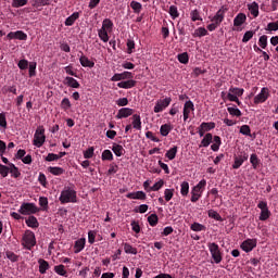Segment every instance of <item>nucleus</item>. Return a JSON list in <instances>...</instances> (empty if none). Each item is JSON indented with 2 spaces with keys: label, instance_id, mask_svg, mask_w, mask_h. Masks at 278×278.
I'll return each mask as SVG.
<instances>
[{
  "label": "nucleus",
  "instance_id": "57",
  "mask_svg": "<svg viewBox=\"0 0 278 278\" xmlns=\"http://www.w3.org/2000/svg\"><path fill=\"white\" fill-rule=\"evenodd\" d=\"M163 186H164V180L161 179L160 181L155 182L152 187H150V190H152V192H157V190H161Z\"/></svg>",
  "mask_w": 278,
  "mask_h": 278
},
{
  "label": "nucleus",
  "instance_id": "19",
  "mask_svg": "<svg viewBox=\"0 0 278 278\" xmlns=\"http://www.w3.org/2000/svg\"><path fill=\"white\" fill-rule=\"evenodd\" d=\"M25 223L27 227H30V229H38L40 227V223H38V218L34 215H29L28 218L25 219Z\"/></svg>",
  "mask_w": 278,
  "mask_h": 278
},
{
  "label": "nucleus",
  "instance_id": "53",
  "mask_svg": "<svg viewBox=\"0 0 278 278\" xmlns=\"http://www.w3.org/2000/svg\"><path fill=\"white\" fill-rule=\"evenodd\" d=\"M190 229L192 231H205V226H203V224H200V223H193Z\"/></svg>",
  "mask_w": 278,
  "mask_h": 278
},
{
  "label": "nucleus",
  "instance_id": "16",
  "mask_svg": "<svg viewBox=\"0 0 278 278\" xmlns=\"http://www.w3.org/2000/svg\"><path fill=\"white\" fill-rule=\"evenodd\" d=\"M130 121H132L130 125L134 129H137V131H142V118L140 117V114H134L130 117Z\"/></svg>",
  "mask_w": 278,
  "mask_h": 278
},
{
  "label": "nucleus",
  "instance_id": "7",
  "mask_svg": "<svg viewBox=\"0 0 278 278\" xmlns=\"http://www.w3.org/2000/svg\"><path fill=\"white\" fill-rule=\"evenodd\" d=\"M45 140H47V137L45 136V127L39 126L34 136V146L40 149V147L45 144Z\"/></svg>",
  "mask_w": 278,
  "mask_h": 278
},
{
  "label": "nucleus",
  "instance_id": "55",
  "mask_svg": "<svg viewBox=\"0 0 278 278\" xmlns=\"http://www.w3.org/2000/svg\"><path fill=\"white\" fill-rule=\"evenodd\" d=\"M268 218H270V210L261 211L260 220H268Z\"/></svg>",
  "mask_w": 278,
  "mask_h": 278
},
{
  "label": "nucleus",
  "instance_id": "44",
  "mask_svg": "<svg viewBox=\"0 0 278 278\" xmlns=\"http://www.w3.org/2000/svg\"><path fill=\"white\" fill-rule=\"evenodd\" d=\"M168 14L173 18V21H175V18H179V10L177 9L176 5H170L169 7Z\"/></svg>",
  "mask_w": 278,
  "mask_h": 278
},
{
  "label": "nucleus",
  "instance_id": "30",
  "mask_svg": "<svg viewBox=\"0 0 278 278\" xmlns=\"http://www.w3.org/2000/svg\"><path fill=\"white\" fill-rule=\"evenodd\" d=\"M213 142L214 143L211 146L212 151H214V152L219 151L220 146L223 144L220 137L214 136Z\"/></svg>",
  "mask_w": 278,
  "mask_h": 278
},
{
  "label": "nucleus",
  "instance_id": "5",
  "mask_svg": "<svg viewBox=\"0 0 278 278\" xmlns=\"http://www.w3.org/2000/svg\"><path fill=\"white\" fill-rule=\"evenodd\" d=\"M22 244L24 249L31 251L36 244V235L31 230H26L22 237Z\"/></svg>",
  "mask_w": 278,
  "mask_h": 278
},
{
  "label": "nucleus",
  "instance_id": "26",
  "mask_svg": "<svg viewBox=\"0 0 278 278\" xmlns=\"http://www.w3.org/2000/svg\"><path fill=\"white\" fill-rule=\"evenodd\" d=\"M112 151L116 157H123V155H125V148H123L121 144L113 143Z\"/></svg>",
  "mask_w": 278,
  "mask_h": 278
},
{
  "label": "nucleus",
  "instance_id": "59",
  "mask_svg": "<svg viewBox=\"0 0 278 278\" xmlns=\"http://www.w3.org/2000/svg\"><path fill=\"white\" fill-rule=\"evenodd\" d=\"M175 194V189H165L164 195H165V201H170Z\"/></svg>",
  "mask_w": 278,
  "mask_h": 278
},
{
  "label": "nucleus",
  "instance_id": "14",
  "mask_svg": "<svg viewBox=\"0 0 278 278\" xmlns=\"http://www.w3.org/2000/svg\"><path fill=\"white\" fill-rule=\"evenodd\" d=\"M8 40H27V34L23 30L10 31L7 35Z\"/></svg>",
  "mask_w": 278,
  "mask_h": 278
},
{
  "label": "nucleus",
  "instance_id": "54",
  "mask_svg": "<svg viewBox=\"0 0 278 278\" xmlns=\"http://www.w3.org/2000/svg\"><path fill=\"white\" fill-rule=\"evenodd\" d=\"M5 256H7L8 260H10V262H17L18 261V255H16L12 251H7Z\"/></svg>",
  "mask_w": 278,
  "mask_h": 278
},
{
  "label": "nucleus",
  "instance_id": "22",
  "mask_svg": "<svg viewBox=\"0 0 278 278\" xmlns=\"http://www.w3.org/2000/svg\"><path fill=\"white\" fill-rule=\"evenodd\" d=\"M247 23V14L239 13L233 20V27H242Z\"/></svg>",
  "mask_w": 278,
  "mask_h": 278
},
{
  "label": "nucleus",
  "instance_id": "64",
  "mask_svg": "<svg viewBox=\"0 0 278 278\" xmlns=\"http://www.w3.org/2000/svg\"><path fill=\"white\" fill-rule=\"evenodd\" d=\"M13 8H23V5H27V0H13Z\"/></svg>",
  "mask_w": 278,
  "mask_h": 278
},
{
  "label": "nucleus",
  "instance_id": "28",
  "mask_svg": "<svg viewBox=\"0 0 278 278\" xmlns=\"http://www.w3.org/2000/svg\"><path fill=\"white\" fill-rule=\"evenodd\" d=\"M66 86H68L70 88H79V81H77V79L71 77V76H67L65 77V83H64Z\"/></svg>",
  "mask_w": 278,
  "mask_h": 278
},
{
  "label": "nucleus",
  "instance_id": "34",
  "mask_svg": "<svg viewBox=\"0 0 278 278\" xmlns=\"http://www.w3.org/2000/svg\"><path fill=\"white\" fill-rule=\"evenodd\" d=\"M177 151H178L177 146H174L173 148H170V149L165 153V157H167V159L170 160V161L175 160V157H177Z\"/></svg>",
  "mask_w": 278,
  "mask_h": 278
},
{
  "label": "nucleus",
  "instance_id": "27",
  "mask_svg": "<svg viewBox=\"0 0 278 278\" xmlns=\"http://www.w3.org/2000/svg\"><path fill=\"white\" fill-rule=\"evenodd\" d=\"M77 18H79V12H74L65 20V26L72 27V25H75V21H77Z\"/></svg>",
  "mask_w": 278,
  "mask_h": 278
},
{
  "label": "nucleus",
  "instance_id": "56",
  "mask_svg": "<svg viewBox=\"0 0 278 278\" xmlns=\"http://www.w3.org/2000/svg\"><path fill=\"white\" fill-rule=\"evenodd\" d=\"M254 35L255 33L253 30L245 31L242 38V42L244 43L249 42V40H251V38H253Z\"/></svg>",
  "mask_w": 278,
  "mask_h": 278
},
{
  "label": "nucleus",
  "instance_id": "3",
  "mask_svg": "<svg viewBox=\"0 0 278 278\" xmlns=\"http://www.w3.org/2000/svg\"><path fill=\"white\" fill-rule=\"evenodd\" d=\"M205 186H207V180L202 179L197 186H194L191 190V203H197L201 199V194L205 190Z\"/></svg>",
  "mask_w": 278,
  "mask_h": 278
},
{
  "label": "nucleus",
  "instance_id": "46",
  "mask_svg": "<svg viewBox=\"0 0 278 278\" xmlns=\"http://www.w3.org/2000/svg\"><path fill=\"white\" fill-rule=\"evenodd\" d=\"M160 218L157 217V214H151L148 216V223L151 227H155L159 223Z\"/></svg>",
  "mask_w": 278,
  "mask_h": 278
},
{
  "label": "nucleus",
  "instance_id": "8",
  "mask_svg": "<svg viewBox=\"0 0 278 278\" xmlns=\"http://www.w3.org/2000/svg\"><path fill=\"white\" fill-rule=\"evenodd\" d=\"M269 97H270V90L267 87H263L261 89V92L254 97L255 105H260V103H266Z\"/></svg>",
  "mask_w": 278,
  "mask_h": 278
},
{
  "label": "nucleus",
  "instance_id": "4",
  "mask_svg": "<svg viewBox=\"0 0 278 278\" xmlns=\"http://www.w3.org/2000/svg\"><path fill=\"white\" fill-rule=\"evenodd\" d=\"M207 248L211 253L213 262L215 264H220L223 262V252H220V247H218V243L216 242L208 243Z\"/></svg>",
  "mask_w": 278,
  "mask_h": 278
},
{
  "label": "nucleus",
  "instance_id": "17",
  "mask_svg": "<svg viewBox=\"0 0 278 278\" xmlns=\"http://www.w3.org/2000/svg\"><path fill=\"white\" fill-rule=\"evenodd\" d=\"M129 116H134V109L129 108H122L118 110L116 114V118H129Z\"/></svg>",
  "mask_w": 278,
  "mask_h": 278
},
{
  "label": "nucleus",
  "instance_id": "37",
  "mask_svg": "<svg viewBox=\"0 0 278 278\" xmlns=\"http://www.w3.org/2000/svg\"><path fill=\"white\" fill-rule=\"evenodd\" d=\"M201 129H203V131H212V129L216 128V123L214 122H203L201 125Z\"/></svg>",
  "mask_w": 278,
  "mask_h": 278
},
{
  "label": "nucleus",
  "instance_id": "47",
  "mask_svg": "<svg viewBox=\"0 0 278 278\" xmlns=\"http://www.w3.org/2000/svg\"><path fill=\"white\" fill-rule=\"evenodd\" d=\"M229 92L235 94V97H242L244 94V89L238 87H230Z\"/></svg>",
  "mask_w": 278,
  "mask_h": 278
},
{
  "label": "nucleus",
  "instance_id": "39",
  "mask_svg": "<svg viewBox=\"0 0 278 278\" xmlns=\"http://www.w3.org/2000/svg\"><path fill=\"white\" fill-rule=\"evenodd\" d=\"M188 192H190V184L188 181H184L180 185V194L182 197H188Z\"/></svg>",
  "mask_w": 278,
  "mask_h": 278
},
{
  "label": "nucleus",
  "instance_id": "51",
  "mask_svg": "<svg viewBox=\"0 0 278 278\" xmlns=\"http://www.w3.org/2000/svg\"><path fill=\"white\" fill-rule=\"evenodd\" d=\"M126 47H127V53L131 54L134 53V49H136V41L128 39L126 42Z\"/></svg>",
  "mask_w": 278,
  "mask_h": 278
},
{
  "label": "nucleus",
  "instance_id": "33",
  "mask_svg": "<svg viewBox=\"0 0 278 278\" xmlns=\"http://www.w3.org/2000/svg\"><path fill=\"white\" fill-rule=\"evenodd\" d=\"M124 251L127 255H138V249L134 248L129 243H124Z\"/></svg>",
  "mask_w": 278,
  "mask_h": 278
},
{
  "label": "nucleus",
  "instance_id": "12",
  "mask_svg": "<svg viewBox=\"0 0 278 278\" xmlns=\"http://www.w3.org/2000/svg\"><path fill=\"white\" fill-rule=\"evenodd\" d=\"M227 7H222L211 20L212 23H215V25L220 26V23L225 21V13L227 12Z\"/></svg>",
  "mask_w": 278,
  "mask_h": 278
},
{
  "label": "nucleus",
  "instance_id": "24",
  "mask_svg": "<svg viewBox=\"0 0 278 278\" xmlns=\"http://www.w3.org/2000/svg\"><path fill=\"white\" fill-rule=\"evenodd\" d=\"M38 264H39L40 275H46L47 270H49V268H51V266L49 265V262H47L45 258H39Z\"/></svg>",
  "mask_w": 278,
  "mask_h": 278
},
{
  "label": "nucleus",
  "instance_id": "20",
  "mask_svg": "<svg viewBox=\"0 0 278 278\" xmlns=\"http://www.w3.org/2000/svg\"><path fill=\"white\" fill-rule=\"evenodd\" d=\"M127 199H137L138 201H146L147 193L144 191L130 192L126 194Z\"/></svg>",
  "mask_w": 278,
  "mask_h": 278
},
{
  "label": "nucleus",
  "instance_id": "42",
  "mask_svg": "<svg viewBox=\"0 0 278 278\" xmlns=\"http://www.w3.org/2000/svg\"><path fill=\"white\" fill-rule=\"evenodd\" d=\"M194 38H203V36H207V29L205 27H199L193 33Z\"/></svg>",
  "mask_w": 278,
  "mask_h": 278
},
{
  "label": "nucleus",
  "instance_id": "49",
  "mask_svg": "<svg viewBox=\"0 0 278 278\" xmlns=\"http://www.w3.org/2000/svg\"><path fill=\"white\" fill-rule=\"evenodd\" d=\"M178 62H180V64H188V62H190V56H188V52L178 54Z\"/></svg>",
  "mask_w": 278,
  "mask_h": 278
},
{
  "label": "nucleus",
  "instance_id": "25",
  "mask_svg": "<svg viewBox=\"0 0 278 278\" xmlns=\"http://www.w3.org/2000/svg\"><path fill=\"white\" fill-rule=\"evenodd\" d=\"M74 253H81L83 249H86V238H80L78 240L75 241L74 244Z\"/></svg>",
  "mask_w": 278,
  "mask_h": 278
},
{
  "label": "nucleus",
  "instance_id": "11",
  "mask_svg": "<svg viewBox=\"0 0 278 278\" xmlns=\"http://www.w3.org/2000/svg\"><path fill=\"white\" fill-rule=\"evenodd\" d=\"M255 247H257V239H247L241 243V249L245 253H251Z\"/></svg>",
  "mask_w": 278,
  "mask_h": 278
},
{
  "label": "nucleus",
  "instance_id": "6",
  "mask_svg": "<svg viewBox=\"0 0 278 278\" xmlns=\"http://www.w3.org/2000/svg\"><path fill=\"white\" fill-rule=\"evenodd\" d=\"M40 212V208L36 206L34 203L24 202L20 206L18 213L23 216H33L31 214H38Z\"/></svg>",
  "mask_w": 278,
  "mask_h": 278
},
{
  "label": "nucleus",
  "instance_id": "38",
  "mask_svg": "<svg viewBox=\"0 0 278 278\" xmlns=\"http://www.w3.org/2000/svg\"><path fill=\"white\" fill-rule=\"evenodd\" d=\"M49 173H51V175H54L56 177H60V175H64V168L62 167H53L50 166L48 167Z\"/></svg>",
  "mask_w": 278,
  "mask_h": 278
},
{
  "label": "nucleus",
  "instance_id": "36",
  "mask_svg": "<svg viewBox=\"0 0 278 278\" xmlns=\"http://www.w3.org/2000/svg\"><path fill=\"white\" fill-rule=\"evenodd\" d=\"M250 164H252V167L254 170H257L260 168V157H257V154L253 153L250 156Z\"/></svg>",
  "mask_w": 278,
  "mask_h": 278
},
{
  "label": "nucleus",
  "instance_id": "40",
  "mask_svg": "<svg viewBox=\"0 0 278 278\" xmlns=\"http://www.w3.org/2000/svg\"><path fill=\"white\" fill-rule=\"evenodd\" d=\"M208 214V218H213L214 220H218L219 223H223V216H220V214H218V212L214 211V210H208L207 212Z\"/></svg>",
  "mask_w": 278,
  "mask_h": 278
},
{
  "label": "nucleus",
  "instance_id": "10",
  "mask_svg": "<svg viewBox=\"0 0 278 278\" xmlns=\"http://www.w3.org/2000/svg\"><path fill=\"white\" fill-rule=\"evenodd\" d=\"M191 112H194V102H192V100H188L187 102H185L184 109H182V116H184L185 123L186 121H188V118H190Z\"/></svg>",
  "mask_w": 278,
  "mask_h": 278
},
{
  "label": "nucleus",
  "instance_id": "35",
  "mask_svg": "<svg viewBox=\"0 0 278 278\" xmlns=\"http://www.w3.org/2000/svg\"><path fill=\"white\" fill-rule=\"evenodd\" d=\"M227 110H228V113L230 114V116H237V117L242 116V111H240V109L236 108L235 104H232V106H228Z\"/></svg>",
  "mask_w": 278,
  "mask_h": 278
},
{
  "label": "nucleus",
  "instance_id": "13",
  "mask_svg": "<svg viewBox=\"0 0 278 278\" xmlns=\"http://www.w3.org/2000/svg\"><path fill=\"white\" fill-rule=\"evenodd\" d=\"M247 160H249V153L241 152L240 155L235 157L232 168H235V169L240 168V166H242V164H244V162H247Z\"/></svg>",
  "mask_w": 278,
  "mask_h": 278
},
{
  "label": "nucleus",
  "instance_id": "18",
  "mask_svg": "<svg viewBox=\"0 0 278 278\" xmlns=\"http://www.w3.org/2000/svg\"><path fill=\"white\" fill-rule=\"evenodd\" d=\"M137 81L128 78V80H124L117 84L118 88H124V90H129L130 88H136Z\"/></svg>",
  "mask_w": 278,
  "mask_h": 278
},
{
  "label": "nucleus",
  "instance_id": "50",
  "mask_svg": "<svg viewBox=\"0 0 278 278\" xmlns=\"http://www.w3.org/2000/svg\"><path fill=\"white\" fill-rule=\"evenodd\" d=\"M61 108H62V110H64V112L71 110V108H72L71 100H68V98H64L61 101Z\"/></svg>",
  "mask_w": 278,
  "mask_h": 278
},
{
  "label": "nucleus",
  "instance_id": "60",
  "mask_svg": "<svg viewBox=\"0 0 278 278\" xmlns=\"http://www.w3.org/2000/svg\"><path fill=\"white\" fill-rule=\"evenodd\" d=\"M240 134L243 136H251V127L249 125H242L240 127Z\"/></svg>",
  "mask_w": 278,
  "mask_h": 278
},
{
  "label": "nucleus",
  "instance_id": "43",
  "mask_svg": "<svg viewBox=\"0 0 278 278\" xmlns=\"http://www.w3.org/2000/svg\"><path fill=\"white\" fill-rule=\"evenodd\" d=\"M130 8L134 10L135 14H140V12H142V4L138 1H131Z\"/></svg>",
  "mask_w": 278,
  "mask_h": 278
},
{
  "label": "nucleus",
  "instance_id": "48",
  "mask_svg": "<svg viewBox=\"0 0 278 278\" xmlns=\"http://www.w3.org/2000/svg\"><path fill=\"white\" fill-rule=\"evenodd\" d=\"M258 47H261V49H266V47H268V36L263 35L260 37Z\"/></svg>",
  "mask_w": 278,
  "mask_h": 278
},
{
  "label": "nucleus",
  "instance_id": "61",
  "mask_svg": "<svg viewBox=\"0 0 278 278\" xmlns=\"http://www.w3.org/2000/svg\"><path fill=\"white\" fill-rule=\"evenodd\" d=\"M0 175L1 177H8L10 175V168L8 166L0 163Z\"/></svg>",
  "mask_w": 278,
  "mask_h": 278
},
{
  "label": "nucleus",
  "instance_id": "23",
  "mask_svg": "<svg viewBox=\"0 0 278 278\" xmlns=\"http://www.w3.org/2000/svg\"><path fill=\"white\" fill-rule=\"evenodd\" d=\"M248 10L250 12V14H252V16H254V18H257V16H260V4H257V2H252L250 4H248Z\"/></svg>",
  "mask_w": 278,
  "mask_h": 278
},
{
  "label": "nucleus",
  "instance_id": "9",
  "mask_svg": "<svg viewBox=\"0 0 278 278\" xmlns=\"http://www.w3.org/2000/svg\"><path fill=\"white\" fill-rule=\"evenodd\" d=\"M172 98H165L163 100H159L154 105V113L160 114V112H164L168 105H170Z\"/></svg>",
  "mask_w": 278,
  "mask_h": 278
},
{
  "label": "nucleus",
  "instance_id": "41",
  "mask_svg": "<svg viewBox=\"0 0 278 278\" xmlns=\"http://www.w3.org/2000/svg\"><path fill=\"white\" fill-rule=\"evenodd\" d=\"M54 273L61 277H67L66 267L64 265L54 266Z\"/></svg>",
  "mask_w": 278,
  "mask_h": 278
},
{
  "label": "nucleus",
  "instance_id": "58",
  "mask_svg": "<svg viewBox=\"0 0 278 278\" xmlns=\"http://www.w3.org/2000/svg\"><path fill=\"white\" fill-rule=\"evenodd\" d=\"M94 155V147H90L84 152L85 160H90Z\"/></svg>",
  "mask_w": 278,
  "mask_h": 278
},
{
  "label": "nucleus",
  "instance_id": "31",
  "mask_svg": "<svg viewBox=\"0 0 278 278\" xmlns=\"http://www.w3.org/2000/svg\"><path fill=\"white\" fill-rule=\"evenodd\" d=\"M102 162H112L114 161V154L110 150H104L101 155Z\"/></svg>",
  "mask_w": 278,
  "mask_h": 278
},
{
  "label": "nucleus",
  "instance_id": "29",
  "mask_svg": "<svg viewBox=\"0 0 278 278\" xmlns=\"http://www.w3.org/2000/svg\"><path fill=\"white\" fill-rule=\"evenodd\" d=\"M213 138L214 136H212V132H207L202 139L200 147H204V148L210 147V144H212Z\"/></svg>",
  "mask_w": 278,
  "mask_h": 278
},
{
  "label": "nucleus",
  "instance_id": "21",
  "mask_svg": "<svg viewBox=\"0 0 278 278\" xmlns=\"http://www.w3.org/2000/svg\"><path fill=\"white\" fill-rule=\"evenodd\" d=\"M80 53L81 55L79 58V62L81 66H84L85 68H94V62L90 61L88 56L84 55V52H80Z\"/></svg>",
  "mask_w": 278,
  "mask_h": 278
},
{
  "label": "nucleus",
  "instance_id": "15",
  "mask_svg": "<svg viewBox=\"0 0 278 278\" xmlns=\"http://www.w3.org/2000/svg\"><path fill=\"white\" fill-rule=\"evenodd\" d=\"M125 79H134V73L123 72L121 74H114L111 81H123Z\"/></svg>",
  "mask_w": 278,
  "mask_h": 278
},
{
  "label": "nucleus",
  "instance_id": "63",
  "mask_svg": "<svg viewBox=\"0 0 278 278\" xmlns=\"http://www.w3.org/2000/svg\"><path fill=\"white\" fill-rule=\"evenodd\" d=\"M38 181L43 188H47V176L43 173H39Z\"/></svg>",
  "mask_w": 278,
  "mask_h": 278
},
{
  "label": "nucleus",
  "instance_id": "52",
  "mask_svg": "<svg viewBox=\"0 0 278 278\" xmlns=\"http://www.w3.org/2000/svg\"><path fill=\"white\" fill-rule=\"evenodd\" d=\"M265 29L266 31H278V21L268 23Z\"/></svg>",
  "mask_w": 278,
  "mask_h": 278
},
{
  "label": "nucleus",
  "instance_id": "2",
  "mask_svg": "<svg viewBox=\"0 0 278 278\" xmlns=\"http://www.w3.org/2000/svg\"><path fill=\"white\" fill-rule=\"evenodd\" d=\"M59 201L62 205H65V203H77V191L71 187H64Z\"/></svg>",
  "mask_w": 278,
  "mask_h": 278
},
{
  "label": "nucleus",
  "instance_id": "32",
  "mask_svg": "<svg viewBox=\"0 0 278 278\" xmlns=\"http://www.w3.org/2000/svg\"><path fill=\"white\" fill-rule=\"evenodd\" d=\"M170 131H173V126H170V124H164L160 128V134L163 137L168 136L170 134Z\"/></svg>",
  "mask_w": 278,
  "mask_h": 278
},
{
  "label": "nucleus",
  "instance_id": "45",
  "mask_svg": "<svg viewBox=\"0 0 278 278\" xmlns=\"http://www.w3.org/2000/svg\"><path fill=\"white\" fill-rule=\"evenodd\" d=\"M39 205L42 207L43 212H47V210H49V199H47V197H40Z\"/></svg>",
  "mask_w": 278,
  "mask_h": 278
},
{
  "label": "nucleus",
  "instance_id": "62",
  "mask_svg": "<svg viewBox=\"0 0 278 278\" xmlns=\"http://www.w3.org/2000/svg\"><path fill=\"white\" fill-rule=\"evenodd\" d=\"M36 66H37V63L36 62H30L29 63V77H36Z\"/></svg>",
  "mask_w": 278,
  "mask_h": 278
},
{
  "label": "nucleus",
  "instance_id": "1",
  "mask_svg": "<svg viewBox=\"0 0 278 278\" xmlns=\"http://www.w3.org/2000/svg\"><path fill=\"white\" fill-rule=\"evenodd\" d=\"M112 29H114V22L110 18H104L102 22V27L98 30V36L102 42L110 41V35L112 34Z\"/></svg>",
  "mask_w": 278,
  "mask_h": 278
}]
</instances>
